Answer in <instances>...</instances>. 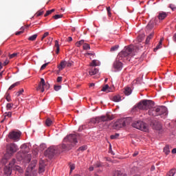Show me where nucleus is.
I'll return each instance as SVG.
<instances>
[{
	"instance_id": "f257e3e1",
	"label": "nucleus",
	"mask_w": 176,
	"mask_h": 176,
	"mask_svg": "<svg viewBox=\"0 0 176 176\" xmlns=\"http://www.w3.org/2000/svg\"><path fill=\"white\" fill-rule=\"evenodd\" d=\"M134 56V46L129 45V47H125L121 52L118 55L117 59L113 63V68L116 71H122L123 68V63L120 62L121 60L130 61L131 57Z\"/></svg>"
},
{
	"instance_id": "f03ea898",
	"label": "nucleus",
	"mask_w": 176,
	"mask_h": 176,
	"mask_svg": "<svg viewBox=\"0 0 176 176\" xmlns=\"http://www.w3.org/2000/svg\"><path fill=\"white\" fill-rule=\"evenodd\" d=\"M152 105H153V102L152 100H144L135 105L133 108V112L138 111V109L146 111V109H151Z\"/></svg>"
},
{
	"instance_id": "7ed1b4c3",
	"label": "nucleus",
	"mask_w": 176,
	"mask_h": 176,
	"mask_svg": "<svg viewBox=\"0 0 176 176\" xmlns=\"http://www.w3.org/2000/svg\"><path fill=\"white\" fill-rule=\"evenodd\" d=\"M133 120L131 118H126L118 120L113 124V129L116 130H119V129H122V127H126L128 124H130Z\"/></svg>"
},
{
	"instance_id": "20e7f679",
	"label": "nucleus",
	"mask_w": 176,
	"mask_h": 176,
	"mask_svg": "<svg viewBox=\"0 0 176 176\" xmlns=\"http://www.w3.org/2000/svg\"><path fill=\"white\" fill-rule=\"evenodd\" d=\"M114 118L113 115L106 114L105 116L96 117L91 120V122L96 124V123H101V122H109L110 120H113Z\"/></svg>"
},
{
	"instance_id": "39448f33",
	"label": "nucleus",
	"mask_w": 176,
	"mask_h": 176,
	"mask_svg": "<svg viewBox=\"0 0 176 176\" xmlns=\"http://www.w3.org/2000/svg\"><path fill=\"white\" fill-rule=\"evenodd\" d=\"M132 126L135 129H138V130H141V131H148L149 127L145 122L142 121H135L132 123Z\"/></svg>"
},
{
	"instance_id": "423d86ee",
	"label": "nucleus",
	"mask_w": 176,
	"mask_h": 176,
	"mask_svg": "<svg viewBox=\"0 0 176 176\" xmlns=\"http://www.w3.org/2000/svg\"><path fill=\"white\" fill-rule=\"evenodd\" d=\"M36 160L32 161L30 165L26 169V172L25 173V176H36V172L34 170L36 166Z\"/></svg>"
},
{
	"instance_id": "0eeeda50",
	"label": "nucleus",
	"mask_w": 176,
	"mask_h": 176,
	"mask_svg": "<svg viewBox=\"0 0 176 176\" xmlns=\"http://www.w3.org/2000/svg\"><path fill=\"white\" fill-rule=\"evenodd\" d=\"M79 138V135L78 134H70L64 138L65 142H70L72 146H74L78 144V139Z\"/></svg>"
},
{
	"instance_id": "6e6552de",
	"label": "nucleus",
	"mask_w": 176,
	"mask_h": 176,
	"mask_svg": "<svg viewBox=\"0 0 176 176\" xmlns=\"http://www.w3.org/2000/svg\"><path fill=\"white\" fill-rule=\"evenodd\" d=\"M8 137L10 140H12L13 141H19L20 137H21V132L12 131L8 133Z\"/></svg>"
},
{
	"instance_id": "1a4fd4ad",
	"label": "nucleus",
	"mask_w": 176,
	"mask_h": 176,
	"mask_svg": "<svg viewBox=\"0 0 176 176\" xmlns=\"http://www.w3.org/2000/svg\"><path fill=\"white\" fill-rule=\"evenodd\" d=\"M50 85L49 84H46L45 82V79L41 78V82L38 83V86L36 88L37 91H39L41 90V93H43L45 91V89H50Z\"/></svg>"
},
{
	"instance_id": "9d476101",
	"label": "nucleus",
	"mask_w": 176,
	"mask_h": 176,
	"mask_svg": "<svg viewBox=\"0 0 176 176\" xmlns=\"http://www.w3.org/2000/svg\"><path fill=\"white\" fill-rule=\"evenodd\" d=\"M17 149H19L17 145L14 143H11L7 148V153L10 156H12L13 153H16V152H17Z\"/></svg>"
},
{
	"instance_id": "9b49d317",
	"label": "nucleus",
	"mask_w": 176,
	"mask_h": 176,
	"mask_svg": "<svg viewBox=\"0 0 176 176\" xmlns=\"http://www.w3.org/2000/svg\"><path fill=\"white\" fill-rule=\"evenodd\" d=\"M46 153L50 156H54L56 153H60V151H58V147H50L47 149Z\"/></svg>"
},
{
	"instance_id": "f8f14e48",
	"label": "nucleus",
	"mask_w": 176,
	"mask_h": 176,
	"mask_svg": "<svg viewBox=\"0 0 176 176\" xmlns=\"http://www.w3.org/2000/svg\"><path fill=\"white\" fill-rule=\"evenodd\" d=\"M157 116H162V115H167V108L164 106L157 107Z\"/></svg>"
},
{
	"instance_id": "ddd939ff",
	"label": "nucleus",
	"mask_w": 176,
	"mask_h": 176,
	"mask_svg": "<svg viewBox=\"0 0 176 176\" xmlns=\"http://www.w3.org/2000/svg\"><path fill=\"white\" fill-rule=\"evenodd\" d=\"M150 116H157V107L151 108L148 111Z\"/></svg>"
},
{
	"instance_id": "4468645a",
	"label": "nucleus",
	"mask_w": 176,
	"mask_h": 176,
	"mask_svg": "<svg viewBox=\"0 0 176 176\" xmlns=\"http://www.w3.org/2000/svg\"><path fill=\"white\" fill-rule=\"evenodd\" d=\"M4 174L7 176L12 175V166H6L4 168Z\"/></svg>"
},
{
	"instance_id": "2eb2a0df",
	"label": "nucleus",
	"mask_w": 176,
	"mask_h": 176,
	"mask_svg": "<svg viewBox=\"0 0 176 176\" xmlns=\"http://www.w3.org/2000/svg\"><path fill=\"white\" fill-rule=\"evenodd\" d=\"M45 172V163L43 161L39 162L38 173L39 174Z\"/></svg>"
},
{
	"instance_id": "dca6fc26",
	"label": "nucleus",
	"mask_w": 176,
	"mask_h": 176,
	"mask_svg": "<svg viewBox=\"0 0 176 176\" xmlns=\"http://www.w3.org/2000/svg\"><path fill=\"white\" fill-rule=\"evenodd\" d=\"M60 148L61 150H58V151H60V153L61 152H64V151H69V149H71L70 146H66L64 144H63Z\"/></svg>"
},
{
	"instance_id": "f3484780",
	"label": "nucleus",
	"mask_w": 176,
	"mask_h": 176,
	"mask_svg": "<svg viewBox=\"0 0 176 176\" xmlns=\"http://www.w3.org/2000/svg\"><path fill=\"white\" fill-rule=\"evenodd\" d=\"M167 17V13L166 12H160L158 15L159 20H164Z\"/></svg>"
},
{
	"instance_id": "a211bd4d",
	"label": "nucleus",
	"mask_w": 176,
	"mask_h": 176,
	"mask_svg": "<svg viewBox=\"0 0 176 176\" xmlns=\"http://www.w3.org/2000/svg\"><path fill=\"white\" fill-rule=\"evenodd\" d=\"M112 100L114 102H120V101H122V96L120 95L114 96Z\"/></svg>"
},
{
	"instance_id": "6ab92c4d",
	"label": "nucleus",
	"mask_w": 176,
	"mask_h": 176,
	"mask_svg": "<svg viewBox=\"0 0 176 176\" xmlns=\"http://www.w3.org/2000/svg\"><path fill=\"white\" fill-rule=\"evenodd\" d=\"M132 91H131V88L130 87H125L124 89V94H125V96H130V94H131Z\"/></svg>"
},
{
	"instance_id": "aec40b11",
	"label": "nucleus",
	"mask_w": 176,
	"mask_h": 176,
	"mask_svg": "<svg viewBox=\"0 0 176 176\" xmlns=\"http://www.w3.org/2000/svg\"><path fill=\"white\" fill-rule=\"evenodd\" d=\"M176 174V169L175 168H172L170 169L168 173L166 174V176H174Z\"/></svg>"
},
{
	"instance_id": "412c9836",
	"label": "nucleus",
	"mask_w": 176,
	"mask_h": 176,
	"mask_svg": "<svg viewBox=\"0 0 176 176\" xmlns=\"http://www.w3.org/2000/svg\"><path fill=\"white\" fill-rule=\"evenodd\" d=\"M65 67H67V61H62L58 66V69L63 70Z\"/></svg>"
},
{
	"instance_id": "4be33fe9",
	"label": "nucleus",
	"mask_w": 176,
	"mask_h": 176,
	"mask_svg": "<svg viewBox=\"0 0 176 176\" xmlns=\"http://www.w3.org/2000/svg\"><path fill=\"white\" fill-rule=\"evenodd\" d=\"M98 72V69L96 67H91V70L89 71V75H96Z\"/></svg>"
},
{
	"instance_id": "5701e85b",
	"label": "nucleus",
	"mask_w": 176,
	"mask_h": 176,
	"mask_svg": "<svg viewBox=\"0 0 176 176\" xmlns=\"http://www.w3.org/2000/svg\"><path fill=\"white\" fill-rule=\"evenodd\" d=\"M153 27H155V23H153V21H151L148 23L146 28H147V30H152V28H153Z\"/></svg>"
},
{
	"instance_id": "b1692460",
	"label": "nucleus",
	"mask_w": 176,
	"mask_h": 176,
	"mask_svg": "<svg viewBox=\"0 0 176 176\" xmlns=\"http://www.w3.org/2000/svg\"><path fill=\"white\" fill-rule=\"evenodd\" d=\"M45 124L46 126H47L48 127L52 126L53 124V120H52V119L50 118H47L45 120Z\"/></svg>"
},
{
	"instance_id": "393cba45",
	"label": "nucleus",
	"mask_w": 176,
	"mask_h": 176,
	"mask_svg": "<svg viewBox=\"0 0 176 176\" xmlns=\"http://www.w3.org/2000/svg\"><path fill=\"white\" fill-rule=\"evenodd\" d=\"M55 47H56V54H58L60 53V45H58V41H55Z\"/></svg>"
},
{
	"instance_id": "a878e982",
	"label": "nucleus",
	"mask_w": 176,
	"mask_h": 176,
	"mask_svg": "<svg viewBox=\"0 0 176 176\" xmlns=\"http://www.w3.org/2000/svg\"><path fill=\"white\" fill-rule=\"evenodd\" d=\"M14 105V104L13 103H8L6 107L7 111H12V108H13Z\"/></svg>"
},
{
	"instance_id": "bb28decb",
	"label": "nucleus",
	"mask_w": 176,
	"mask_h": 176,
	"mask_svg": "<svg viewBox=\"0 0 176 176\" xmlns=\"http://www.w3.org/2000/svg\"><path fill=\"white\" fill-rule=\"evenodd\" d=\"M56 12V10H55V9H52V10H47V11L46 12V13L45 14L44 16H45V17H47V16L52 14V13H53V12Z\"/></svg>"
},
{
	"instance_id": "cd10ccee",
	"label": "nucleus",
	"mask_w": 176,
	"mask_h": 176,
	"mask_svg": "<svg viewBox=\"0 0 176 176\" xmlns=\"http://www.w3.org/2000/svg\"><path fill=\"white\" fill-rule=\"evenodd\" d=\"M164 153H166V155H168L170 153V146L166 145L164 148Z\"/></svg>"
},
{
	"instance_id": "c85d7f7f",
	"label": "nucleus",
	"mask_w": 176,
	"mask_h": 176,
	"mask_svg": "<svg viewBox=\"0 0 176 176\" xmlns=\"http://www.w3.org/2000/svg\"><path fill=\"white\" fill-rule=\"evenodd\" d=\"M36 38H38V34H33L28 38V41H34Z\"/></svg>"
},
{
	"instance_id": "c756f323",
	"label": "nucleus",
	"mask_w": 176,
	"mask_h": 176,
	"mask_svg": "<svg viewBox=\"0 0 176 176\" xmlns=\"http://www.w3.org/2000/svg\"><path fill=\"white\" fill-rule=\"evenodd\" d=\"M20 85V82H16L14 84H12L9 88L8 90H12V89H14V87H16V86H19Z\"/></svg>"
},
{
	"instance_id": "7c9ffc66",
	"label": "nucleus",
	"mask_w": 176,
	"mask_h": 176,
	"mask_svg": "<svg viewBox=\"0 0 176 176\" xmlns=\"http://www.w3.org/2000/svg\"><path fill=\"white\" fill-rule=\"evenodd\" d=\"M77 47H80L82 45H85V40H81L76 43Z\"/></svg>"
},
{
	"instance_id": "2f4dec72",
	"label": "nucleus",
	"mask_w": 176,
	"mask_h": 176,
	"mask_svg": "<svg viewBox=\"0 0 176 176\" xmlns=\"http://www.w3.org/2000/svg\"><path fill=\"white\" fill-rule=\"evenodd\" d=\"M63 14H56L52 16V19H54V20H58V19H63Z\"/></svg>"
},
{
	"instance_id": "473e14b6",
	"label": "nucleus",
	"mask_w": 176,
	"mask_h": 176,
	"mask_svg": "<svg viewBox=\"0 0 176 176\" xmlns=\"http://www.w3.org/2000/svg\"><path fill=\"white\" fill-rule=\"evenodd\" d=\"M153 36V34L151 33L146 39V43L148 44L149 43V41H151V39H152V37Z\"/></svg>"
},
{
	"instance_id": "72a5a7b5",
	"label": "nucleus",
	"mask_w": 176,
	"mask_h": 176,
	"mask_svg": "<svg viewBox=\"0 0 176 176\" xmlns=\"http://www.w3.org/2000/svg\"><path fill=\"white\" fill-rule=\"evenodd\" d=\"M111 140H116L117 138H119V133H116L115 135H111L110 136Z\"/></svg>"
},
{
	"instance_id": "f704fd0d",
	"label": "nucleus",
	"mask_w": 176,
	"mask_h": 176,
	"mask_svg": "<svg viewBox=\"0 0 176 176\" xmlns=\"http://www.w3.org/2000/svg\"><path fill=\"white\" fill-rule=\"evenodd\" d=\"M83 49H84V50H89L90 45H89L88 43H84Z\"/></svg>"
},
{
	"instance_id": "c9c22d12",
	"label": "nucleus",
	"mask_w": 176,
	"mask_h": 176,
	"mask_svg": "<svg viewBox=\"0 0 176 176\" xmlns=\"http://www.w3.org/2000/svg\"><path fill=\"white\" fill-rule=\"evenodd\" d=\"M43 13H45V11L41 10L36 13V17H39V16H42V14H43Z\"/></svg>"
},
{
	"instance_id": "e433bc0d",
	"label": "nucleus",
	"mask_w": 176,
	"mask_h": 176,
	"mask_svg": "<svg viewBox=\"0 0 176 176\" xmlns=\"http://www.w3.org/2000/svg\"><path fill=\"white\" fill-rule=\"evenodd\" d=\"M3 116H6L7 118H12V111L5 112Z\"/></svg>"
},
{
	"instance_id": "4c0bfd02",
	"label": "nucleus",
	"mask_w": 176,
	"mask_h": 176,
	"mask_svg": "<svg viewBox=\"0 0 176 176\" xmlns=\"http://www.w3.org/2000/svg\"><path fill=\"white\" fill-rule=\"evenodd\" d=\"M14 170H16V171H19V173H23V168H21V167L19 166H15Z\"/></svg>"
},
{
	"instance_id": "58836bf2",
	"label": "nucleus",
	"mask_w": 176,
	"mask_h": 176,
	"mask_svg": "<svg viewBox=\"0 0 176 176\" xmlns=\"http://www.w3.org/2000/svg\"><path fill=\"white\" fill-rule=\"evenodd\" d=\"M118 49H119V45H114L113 47H111V52H116V50H118Z\"/></svg>"
},
{
	"instance_id": "ea45409f",
	"label": "nucleus",
	"mask_w": 176,
	"mask_h": 176,
	"mask_svg": "<svg viewBox=\"0 0 176 176\" xmlns=\"http://www.w3.org/2000/svg\"><path fill=\"white\" fill-rule=\"evenodd\" d=\"M6 99L8 101V102H11L12 98H10V94H6Z\"/></svg>"
},
{
	"instance_id": "a19ab883",
	"label": "nucleus",
	"mask_w": 176,
	"mask_h": 176,
	"mask_svg": "<svg viewBox=\"0 0 176 176\" xmlns=\"http://www.w3.org/2000/svg\"><path fill=\"white\" fill-rule=\"evenodd\" d=\"M94 167L96 168H100L102 167V164L101 162H97L95 165Z\"/></svg>"
},
{
	"instance_id": "79ce46f5",
	"label": "nucleus",
	"mask_w": 176,
	"mask_h": 176,
	"mask_svg": "<svg viewBox=\"0 0 176 176\" xmlns=\"http://www.w3.org/2000/svg\"><path fill=\"white\" fill-rule=\"evenodd\" d=\"M23 93H24V89H22L19 91L16 92V96L20 97V96H21V94H23Z\"/></svg>"
},
{
	"instance_id": "37998d69",
	"label": "nucleus",
	"mask_w": 176,
	"mask_h": 176,
	"mask_svg": "<svg viewBox=\"0 0 176 176\" xmlns=\"http://www.w3.org/2000/svg\"><path fill=\"white\" fill-rule=\"evenodd\" d=\"M21 31L16 32L15 35H21L24 32V27L21 28Z\"/></svg>"
},
{
	"instance_id": "c03bdc74",
	"label": "nucleus",
	"mask_w": 176,
	"mask_h": 176,
	"mask_svg": "<svg viewBox=\"0 0 176 176\" xmlns=\"http://www.w3.org/2000/svg\"><path fill=\"white\" fill-rule=\"evenodd\" d=\"M54 89L55 91H58V90L61 89V85H54Z\"/></svg>"
},
{
	"instance_id": "a18cd8bd",
	"label": "nucleus",
	"mask_w": 176,
	"mask_h": 176,
	"mask_svg": "<svg viewBox=\"0 0 176 176\" xmlns=\"http://www.w3.org/2000/svg\"><path fill=\"white\" fill-rule=\"evenodd\" d=\"M97 60H94L92 62L90 63L91 67H97Z\"/></svg>"
},
{
	"instance_id": "49530a36",
	"label": "nucleus",
	"mask_w": 176,
	"mask_h": 176,
	"mask_svg": "<svg viewBox=\"0 0 176 176\" xmlns=\"http://www.w3.org/2000/svg\"><path fill=\"white\" fill-rule=\"evenodd\" d=\"M86 149H87V148L86 147V146H80L78 151H86Z\"/></svg>"
},
{
	"instance_id": "de8ad7c7",
	"label": "nucleus",
	"mask_w": 176,
	"mask_h": 176,
	"mask_svg": "<svg viewBox=\"0 0 176 176\" xmlns=\"http://www.w3.org/2000/svg\"><path fill=\"white\" fill-rule=\"evenodd\" d=\"M46 36H49V32H47L44 33V34L43 35V36L41 38V41H43V39L45 38H46Z\"/></svg>"
},
{
	"instance_id": "09e8293b",
	"label": "nucleus",
	"mask_w": 176,
	"mask_h": 176,
	"mask_svg": "<svg viewBox=\"0 0 176 176\" xmlns=\"http://www.w3.org/2000/svg\"><path fill=\"white\" fill-rule=\"evenodd\" d=\"M109 87V85H106L105 86H104L102 89V91H107V90H108V88Z\"/></svg>"
},
{
	"instance_id": "8fccbe9b",
	"label": "nucleus",
	"mask_w": 176,
	"mask_h": 176,
	"mask_svg": "<svg viewBox=\"0 0 176 176\" xmlns=\"http://www.w3.org/2000/svg\"><path fill=\"white\" fill-rule=\"evenodd\" d=\"M49 65V63H45L43 64L41 67V71H43V69H45V68H46V66Z\"/></svg>"
},
{
	"instance_id": "3c124183",
	"label": "nucleus",
	"mask_w": 176,
	"mask_h": 176,
	"mask_svg": "<svg viewBox=\"0 0 176 176\" xmlns=\"http://www.w3.org/2000/svg\"><path fill=\"white\" fill-rule=\"evenodd\" d=\"M56 82H57L58 83H61V82H63V77L58 76V77L57 78V79H56Z\"/></svg>"
},
{
	"instance_id": "603ef678",
	"label": "nucleus",
	"mask_w": 176,
	"mask_h": 176,
	"mask_svg": "<svg viewBox=\"0 0 176 176\" xmlns=\"http://www.w3.org/2000/svg\"><path fill=\"white\" fill-rule=\"evenodd\" d=\"M107 14L109 17H111V7H107Z\"/></svg>"
},
{
	"instance_id": "864d4df0",
	"label": "nucleus",
	"mask_w": 176,
	"mask_h": 176,
	"mask_svg": "<svg viewBox=\"0 0 176 176\" xmlns=\"http://www.w3.org/2000/svg\"><path fill=\"white\" fill-rule=\"evenodd\" d=\"M52 42H53V38L49 37L47 45H49L50 46V45H52Z\"/></svg>"
},
{
	"instance_id": "5fc2aeb1",
	"label": "nucleus",
	"mask_w": 176,
	"mask_h": 176,
	"mask_svg": "<svg viewBox=\"0 0 176 176\" xmlns=\"http://www.w3.org/2000/svg\"><path fill=\"white\" fill-rule=\"evenodd\" d=\"M74 170H75V164L70 165V173H72V171H74Z\"/></svg>"
},
{
	"instance_id": "6e6d98bb",
	"label": "nucleus",
	"mask_w": 176,
	"mask_h": 176,
	"mask_svg": "<svg viewBox=\"0 0 176 176\" xmlns=\"http://www.w3.org/2000/svg\"><path fill=\"white\" fill-rule=\"evenodd\" d=\"M66 67H72V62H66Z\"/></svg>"
},
{
	"instance_id": "4d7b16f0",
	"label": "nucleus",
	"mask_w": 176,
	"mask_h": 176,
	"mask_svg": "<svg viewBox=\"0 0 176 176\" xmlns=\"http://www.w3.org/2000/svg\"><path fill=\"white\" fill-rule=\"evenodd\" d=\"M17 56V53H14L11 55H10V58H14Z\"/></svg>"
},
{
	"instance_id": "13d9d810",
	"label": "nucleus",
	"mask_w": 176,
	"mask_h": 176,
	"mask_svg": "<svg viewBox=\"0 0 176 176\" xmlns=\"http://www.w3.org/2000/svg\"><path fill=\"white\" fill-rule=\"evenodd\" d=\"M14 163H16V160H12V161L10 162V166L13 167Z\"/></svg>"
},
{
	"instance_id": "bf43d9fd",
	"label": "nucleus",
	"mask_w": 176,
	"mask_h": 176,
	"mask_svg": "<svg viewBox=\"0 0 176 176\" xmlns=\"http://www.w3.org/2000/svg\"><path fill=\"white\" fill-rule=\"evenodd\" d=\"M31 157H32L31 155L28 154L27 155V159H28V163H30V162H31Z\"/></svg>"
},
{
	"instance_id": "052dcab7",
	"label": "nucleus",
	"mask_w": 176,
	"mask_h": 176,
	"mask_svg": "<svg viewBox=\"0 0 176 176\" xmlns=\"http://www.w3.org/2000/svg\"><path fill=\"white\" fill-rule=\"evenodd\" d=\"M160 47H162V45L158 44L157 45V47L154 49V52H156L157 50H159V49H160Z\"/></svg>"
},
{
	"instance_id": "680f3d73",
	"label": "nucleus",
	"mask_w": 176,
	"mask_h": 176,
	"mask_svg": "<svg viewBox=\"0 0 176 176\" xmlns=\"http://www.w3.org/2000/svg\"><path fill=\"white\" fill-rule=\"evenodd\" d=\"M169 8H170V9H172V10H175L176 8L174 7V6L173 4H170Z\"/></svg>"
},
{
	"instance_id": "e2e57ef3",
	"label": "nucleus",
	"mask_w": 176,
	"mask_h": 176,
	"mask_svg": "<svg viewBox=\"0 0 176 176\" xmlns=\"http://www.w3.org/2000/svg\"><path fill=\"white\" fill-rule=\"evenodd\" d=\"M9 62V60H6V61L3 63V65H8Z\"/></svg>"
},
{
	"instance_id": "0e129e2a",
	"label": "nucleus",
	"mask_w": 176,
	"mask_h": 176,
	"mask_svg": "<svg viewBox=\"0 0 176 176\" xmlns=\"http://www.w3.org/2000/svg\"><path fill=\"white\" fill-rule=\"evenodd\" d=\"M89 171H94V166H90L89 168Z\"/></svg>"
},
{
	"instance_id": "69168bd1",
	"label": "nucleus",
	"mask_w": 176,
	"mask_h": 176,
	"mask_svg": "<svg viewBox=\"0 0 176 176\" xmlns=\"http://www.w3.org/2000/svg\"><path fill=\"white\" fill-rule=\"evenodd\" d=\"M67 42H72V37L71 36L68 37Z\"/></svg>"
},
{
	"instance_id": "338daca9",
	"label": "nucleus",
	"mask_w": 176,
	"mask_h": 176,
	"mask_svg": "<svg viewBox=\"0 0 176 176\" xmlns=\"http://www.w3.org/2000/svg\"><path fill=\"white\" fill-rule=\"evenodd\" d=\"M172 153H173V154H175V153H176V148H173V149L172 150Z\"/></svg>"
},
{
	"instance_id": "774afa93",
	"label": "nucleus",
	"mask_w": 176,
	"mask_h": 176,
	"mask_svg": "<svg viewBox=\"0 0 176 176\" xmlns=\"http://www.w3.org/2000/svg\"><path fill=\"white\" fill-rule=\"evenodd\" d=\"M137 155H138V152H136V153H133V157H135V156H137Z\"/></svg>"
}]
</instances>
